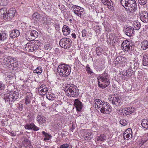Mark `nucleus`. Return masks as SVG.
I'll return each instance as SVG.
<instances>
[{"label": "nucleus", "instance_id": "nucleus-47", "mask_svg": "<svg viewBox=\"0 0 148 148\" xmlns=\"http://www.w3.org/2000/svg\"><path fill=\"white\" fill-rule=\"evenodd\" d=\"M120 124L122 125L125 126L127 124V121L125 119H122L120 121Z\"/></svg>", "mask_w": 148, "mask_h": 148}, {"label": "nucleus", "instance_id": "nucleus-39", "mask_svg": "<svg viewBox=\"0 0 148 148\" xmlns=\"http://www.w3.org/2000/svg\"><path fill=\"white\" fill-rule=\"evenodd\" d=\"M129 130H127L124 132L123 134V137L125 139L126 138H129L130 136V133H128V131H129Z\"/></svg>", "mask_w": 148, "mask_h": 148}, {"label": "nucleus", "instance_id": "nucleus-45", "mask_svg": "<svg viewBox=\"0 0 148 148\" xmlns=\"http://www.w3.org/2000/svg\"><path fill=\"white\" fill-rule=\"evenodd\" d=\"M120 3L124 7V8L126 7L127 6V0H120Z\"/></svg>", "mask_w": 148, "mask_h": 148}, {"label": "nucleus", "instance_id": "nucleus-5", "mask_svg": "<svg viewBox=\"0 0 148 148\" xmlns=\"http://www.w3.org/2000/svg\"><path fill=\"white\" fill-rule=\"evenodd\" d=\"M109 99L113 105L120 106L121 105V99L117 94H114L110 96Z\"/></svg>", "mask_w": 148, "mask_h": 148}, {"label": "nucleus", "instance_id": "nucleus-50", "mask_svg": "<svg viewBox=\"0 0 148 148\" xmlns=\"http://www.w3.org/2000/svg\"><path fill=\"white\" fill-rule=\"evenodd\" d=\"M69 146V144L66 143L61 145L60 147V148H68Z\"/></svg>", "mask_w": 148, "mask_h": 148}, {"label": "nucleus", "instance_id": "nucleus-29", "mask_svg": "<svg viewBox=\"0 0 148 148\" xmlns=\"http://www.w3.org/2000/svg\"><path fill=\"white\" fill-rule=\"evenodd\" d=\"M20 33L19 31L18 30H14L10 34V36L12 38H15L16 37H17L19 35Z\"/></svg>", "mask_w": 148, "mask_h": 148}, {"label": "nucleus", "instance_id": "nucleus-11", "mask_svg": "<svg viewBox=\"0 0 148 148\" xmlns=\"http://www.w3.org/2000/svg\"><path fill=\"white\" fill-rule=\"evenodd\" d=\"M132 44L131 42L127 40L123 41L121 44L122 48L123 50L128 51L132 48Z\"/></svg>", "mask_w": 148, "mask_h": 148}, {"label": "nucleus", "instance_id": "nucleus-44", "mask_svg": "<svg viewBox=\"0 0 148 148\" xmlns=\"http://www.w3.org/2000/svg\"><path fill=\"white\" fill-rule=\"evenodd\" d=\"M101 1L103 4L105 5L110 4L112 2L111 0H101Z\"/></svg>", "mask_w": 148, "mask_h": 148}, {"label": "nucleus", "instance_id": "nucleus-20", "mask_svg": "<svg viewBox=\"0 0 148 148\" xmlns=\"http://www.w3.org/2000/svg\"><path fill=\"white\" fill-rule=\"evenodd\" d=\"M7 40L8 36L7 35L3 32H0V42L7 43L8 41Z\"/></svg>", "mask_w": 148, "mask_h": 148}, {"label": "nucleus", "instance_id": "nucleus-40", "mask_svg": "<svg viewBox=\"0 0 148 148\" xmlns=\"http://www.w3.org/2000/svg\"><path fill=\"white\" fill-rule=\"evenodd\" d=\"M139 64V63L138 61L135 60L134 62L133 65V66L130 65V67L131 69H132L133 68L134 69H135V68L137 69L138 67Z\"/></svg>", "mask_w": 148, "mask_h": 148}, {"label": "nucleus", "instance_id": "nucleus-53", "mask_svg": "<svg viewBox=\"0 0 148 148\" xmlns=\"http://www.w3.org/2000/svg\"><path fill=\"white\" fill-rule=\"evenodd\" d=\"M51 137V136L50 135L48 134L46 137L44 138V140H49L50 139Z\"/></svg>", "mask_w": 148, "mask_h": 148}, {"label": "nucleus", "instance_id": "nucleus-42", "mask_svg": "<svg viewBox=\"0 0 148 148\" xmlns=\"http://www.w3.org/2000/svg\"><path fill=\"white\" fill-rule=\"evenodd\" d=\"M8 4L7 0H0V6H5Z\"/></svg>", "mask_w": 148, "mask_h": 148}, {"label": "nucleus", "instance_id": "nucleus-35", "mask_svg": "<svg viewBox=\"0 0 148 148\" xmlns=\"http://www.w3.org/2000/svg\"><path fill=\"white\" fill-rule=\"evenodd\" d=\"M33 18L34 20L36 22L39 20L40 18V15L37 12L34 13L33 14Z\"/></svg>", "mask_w": 148, "mask_h": 148}, {"label": "nucleus", "instance_id": "nucleus-25", "mask_svg": "<svg viewBox=\"0 0 148 148\" xmlns=\"http://www.w3.org/2000/svg\"><path fill=\"white\" fill-rule=\"evenodd\" d=\"M62 32L64 35L67 36L70 33V30L68 26L64 25L62 28Z\"/></svg>", "mask_w": 148, "mask_h": 148}, {"label": "nucleus", "instance_id": "nucleus-7", "mask_svg": "<svg viewBox=\"0 0 148 148\" xmlns=\"http://www.w3.org/2000/svg\"><path fill=\"white\" fill-rule=\"evenodd\" d=\"M71 40L67 38L61 39L59 42L60 46L64 48L67 49L70 48L71 46Z\"/></svg>", "mask_w": 148, "mask_h": 148}, {"label": "nucleus", "instance_id": "nucleus-12", "mask_svg": "<svg viewBox=\"0 0 148 148\" xmlns=\"http://www.w3.org/2000/svg\"><path fill=\"white\" fill-rule=\"evenodd\" d=\"M139 15L141 21L144 23L148 22V12L145 11L139 12Z\"/></svg>", "mask_w": 148, "mask_h": 148}, {"label": "nucleus", "instance_id": "nucleus-32", "mask_svg": "<svg viewBox=\"0 0 148 148\" xmlns=\"http://www.w3.org/2000/svg\"><path fill=\"white\" fill-rule=\"evenodd\" d=\"M32 99V98L31 96L30 95H27L25 99V104L27 105L30 103L31 102V101Z\"/></svg>", "mask_w": 148, "mask_h": 148}, {"label": "nucleus", "instance_id": "nucleus-26", "mask_svg": "<svg viewBox=\"0 0 148 148\" xmlns=\"http://www.w3.org/2000/svg\"><path fill=\"white\" fill-rule=\"evenodd\" d=\"M143 64L145 66L148 65V55L147 54H145L143 56Z\"/></svg>", "mask_w": 148, "mask_h": 148}, {"label": "nucleus", "instance_id": "nucleus-59", "mask_svg": "<svg viewBox=\"0 0 148 148\" xmlns=\"http://www.w3.org/2000/svg\"><path fill=\"white\" fill-rule=\"evenodd\" d=\"M55 27L56 29H59L60 27L59 25H55Z\"/></svg>", "mask_w": 148, "mask_h": 148}, {"label": "nucleus", "instance_id": "nucleus-17", "mask_svg": "<svg viewBox=\"0 0 148 148\" xmlns=\"http://www.w3.org/2000/svg\"><path fill=\"white\" fill-rule=\"evenodd\" d=\"M36 120L40 124L45 125L46 118L43 116L38 115L36 117Z\"/></svg>", "mask_w": 148, "mask_h": 148}, {"label": "nucleus", "instance_id": "nucleus-9", "mask_svg": "<svg viewBox=\"0 0 148 148\" xmlns=\"http://www.w3.org/2000/svg\"><path fill=\"white\" fill-rule=\"evenodd\" d=\"M127 6L125 8L126 9L131 11H135L137 9V5L135 0H129L127 1Z\"/></svg>", "mask_w": 148, "mask_h": 148}, {"label": "nucleus", "instance_id": "nucleus-58", "mask_svg": "<svg viewBox=\"0 0 148 148\" xmlns=\"http://www.w3.org/2000/svg\"><path fill=\"white\" fill-rule=\"evenodd\" d=\"M87 71L88 73L90 74H91V73H93V72L91 71L90 70V69L89 67L88 68V69L87 70Z\"/></svg>", "mask_w": 148, "mask_h": 148}, {"label": "nucleus", "instance_id": "nucleus-14", "mask_svg": "<svg viewBox=\"0 0 148 148\" xmlns=\"http://www.w3.org/2000/svg\"><path fill=\"white\" fill-rule=\"evenodd\" d=\"M48 89L46 86L42 85L38 88V92L40 95H44L47 93Z\"/></svg>", "mask_w": 148, "mask_h": 148}, {"label": "nucleus", "instance_id": "nucleus-34", "mask_svg": "<svg viewBox=\"0 0 148 148\" xmlns=\"http://www.w3.org/2000/svg\"><path fill=\"white\" fill-rule=\"evenodd\" d=\"M29 33H30L31 36L34 38L38 36V32L35 30L31 31Z\"/></svg>", "mask_w": 148, "mask_h": 148}, {"label": "nucleus", "instance_id": "nucleus-56", "mask_svg": "<svg viewBox=\"0 0 148 148\" xmlns=\"http://www.w3.org/2000/svg\"><path fill=\"white\" fill-rule=\"evenodd\" d=\"M104 68V65L103 64H102V65H101L98 68L99 70L100 71H102L103 69Z\"/></svg>", "mask_w": 148, "mask_h": 148}, {"label": "nucleus", "instance_id": "nucleus-31", "mask_svg": "<svg viewBox=\"0 0 148 148\" xmlns=\"http://www.w3.org/2000/svg\"><path fill=\"white\" fill-rule=\"evenodd\" d=\"M141 125L144 128H148V118L147 119H143L141 123Z\"/></svg>", "mask_w": 148, "mask_h": 148}, {"label": "nucleus", "instance_id": "nucleus-1", "mask_svg": "<svg viewBox=\"0 0 148 148\" xmlns=\"http://www.w3.org/2000/svg\"><path fill=\"white\" fill-rule=\"evenodd\" d=\"M109 78V76L105 72L99 75L97 78L99 86L104 88L109 86L110 84Z\"/></svg>", "mask_w": 148, "mask_h": 148}, {"label": "nucleus", "instance_id": "nucleus-10", "mask_svg": "<svg viewBox=\"0 0 148 148\" xmlns=\"http://www.w3.org/2000/svg\"><path fill=\"white\" fill-rule=\"evenodd\" d=\"M99 110L102 113L109 114L112 111V108L109 103L104 102Z\"/></svg>", "mask_w": 148, "mask_h": 148}, {"label": "nucleus", "instance_id": "nucleus-22", "mask_svg": "<svg viewBox=\"0 0 148 148\" xmlns=\"http://www.w3.org/2000/svg\"><path fill=\"white\" fill-rule=\"evenodd\" d=\"M33 45H32L31 42L27 43L25 46V50H28L29 51H33L35 50L34 48Z\"/></svg>", "mask_w": 148, "mask_h": 148}, {"label": "nucleus", "instance_id": "nucleus-51", "mask_svg": "<svg viewBox=\"0 0 148 148\" xmlns=\"http://www.w3.org/2000/svg\"><path fill=\"white\" fill-rule=\"evenodd\" d=\"M82 36L83 37H85L86 36V34L87 33V32L85 29H83L82 31Z\"/></svg>", "mask_w": 148, "mask_h": 148}, {"label": "nucleus", "instance_id": "nucleus-8", "mask_svg": "<svg viewBox=\"0 0 148 148\" xmlns=\"http://www.w3.org/2000/svg\"><path fill=\"white\" fill-rule=\"evenodd\" d=\"M71 10L75 14L80 17L82 16L84 13V9L77 5H73L71 7Z\"/></svg>", "mask_w": 148, "mask_h": 148}, {"label": "nucleus", "instance_id": "nucleus-19", "mask_svg": "<svg viewBox=\"0 0 148 148\" xmlns=\"http://www.w3.org/2000/svg\"><path fill=\"white\" fill-rule=\"evenodd\" d=\"M15 9L14 8H11L8 11L7 14L6 18L12 19L13 18L14 16L15 13Z\"/></svg>", "mask_w": 148, "mask_h": 148}, {"label": "nucleus", "instance_id": "nucleus-33", "mask_svg": "<svg viewBox=\"0 0 148 148\" xmlns=\"http://www.w3.org/2000/svg\"><path fill=\"white\" fill-rule=\"evenodd\" d=\"M106 136L104 134H100L97 137V141H104L106 140Z\"/></svg>", "mask_w": 148, "mask_h": 148}, {"label": "nucleus", "instance_id": "nucleus-38", "mask_svg": "<svg viewBox=\"0 0 148 148\" xmlns=\"http://www.w3.org/2000/svg\"><path fill=\"white\" fill-rule=\"evenodd\" d=\"M33 72L37 74H40L42 72V69L40 67H38L37 69L34 70Z\"/></svg>", "mask_w": 148, "mask_h": 148}, {"label": "nucleus", "instance_id": "nucleus-60", "mask_svg": "<svg viewBox=\"0 0 148 148\" xmlns=\"http://www.w3.org/2000/svg\"><path fill=\"white\" fill-rule=\"evenodd\" d=\"M41 106H42L46 107L45 106V103L44 101H42L41 103Z\"/></svg>", "mask_w": 148, "mask_h": 148}, {"label": "nucleus", "instance_id": "nucleus-30", "mask_svg": "<svg viewBox=\"0 0 148 148\" xmlns=\"http://www.w3.org/2000/svg\"><path fill=\"white\" fill-rule=\"evenodd\" d=\"M46 98L49 100H53L54 99V95L50 92H48L46 95Z\"/></svg>", "mask_w": 148, "mask_h": 148}, {"label": "nucleus", "instance_id": "nucleus-15", "mask_svg": "<svg viewBox=\"0 0 148 148\" xmlns=\"http://www.w3.org/2000/svg\"><path fill=\"white\" fill-rule=\"evenodd\" d=\"M124 32L126 34L129 36H132L134 33V28L131 26H129L124 29Z\"/></svg>", "mask_w": 148, "mask_h": 148}, {"label": "nucleus", "instance_id": "nucleus-2", "mask_svg": "<svg viewBox=\"0 0 148 148\" xmlns=\"http://www.w3.org/2000/svg\"><path fill=\"white\" fill-rule=\"evenodd\" d=\"M4 63L8 68L11 70H16L18 67V63L16 59L10 56H8L5 59Z\"/></svg>", "mask_w": 148, "mask_h": 148}, {"label": "nucleus", "instance_id": "nucleus-64", "mask_svg": "<svg viewBox=\"0 0 148 148\" xmlns=\"http://www.w3.org/2000/svg\"><path fill=\"white\" fill-rule=\"evenodd\" d=\"M148 97H145V98H144V99H145V100H146V98H148Z\"/></svg>", "mask_w": 148, "mask_h": 148}, {"label": "nucleus", "instance_id": "nucleus-62", "mask_svg": "<svg viewBox=\"0 0 148 148\" xmlns=\"http://www.w3.org/2000/svg\"><path fill=\"white\" fill-rule=\"evenodd\" d=\"M126 73L127 74H128L129 75V74H131V72H130V71L129 70H128L126 71Z\"/></svg>", "mask_w": 148, "mask_h": 148}, {"label": "nucleus", "instance_id": "nucleus-16", "mask_svg": "<svg viewBox=\"0 0 148 148\" xmlns=\"http://www.w3.org/2000/svg\"><path fill=\"white\" fill-rule=\"evenodd\" d=\"M74 105L76 108L77 110L78 111H80L83 107L82 103L78 99L75 100Z\"/></svg>", "mask_w": 148, "mask_h": 148}, {"label": "nucleus", "instance_id": "nucleus-61", "mask_svg": "<svg viewBox=\"0 0 148 148\" xmlns=\"http://www.w3.org/2000/svg\"><path fill=\"white\" fill-rule=\"evenodd\" d=\"M72 36L73 38L74 39H75L76 38V35L75 33H73L72 34Z\"/></svg>", "mask_w": 148, "mask_h": 148}, {"label": "nucleus", "instance_id": "nucleus-6", "mask_svg": "<svg viewBox=\"0 0 148 148\" xmlns=\"http://www.w3.org/2000/svg\"><path fill=\"white\" fill-rule=\"evenodd\" d=\"M67 87L69 89V92L71 93L72 97H77L79 95V91L76 86L73 84H67Z\"/></svg>", "mask_w": 148, "mask_h": 148}, {"label": "nucleus", "instance_id": "nucleus-4", "mask_svg": "<svg viewBox=\"0 0 148 148\" xmlns=\"http://www.w3.org/2000/svg\"><path fill=\"white\" fill-rule=\"evenodd\" d=\"M19 93L15 91H12L9 94L4 95L3 99L5 102H12L17 100L19 98Z\"/></svg>", "mask_w": 148, "mask_h": 148}, {"label": "nucleus", "instance_id": "nucleus-24", "mask_svg": "<svg viewBox=\"0 0 148 148\" xmlns=\"http://www.w3.org/2000/svg\"><path fill=\"white\" fill-rule=\"evenodd\" d=\"M32 45H33V47L35 49V50H36L40 45V42L38 40H35L32 41V42H31Z\"/></svg>", "mask_w": 148, "mask_h": 148}, {"label": "nucleus", "instance_id": "nucleus-57", "mask_svg": "<svg viewBox=\"0 0 148 148\" xmlns=\"http://www.w3.org/2000/svg\"><path fill=\"white\" fill-rule=\"evenodd\" d=\"M42 135L44 136V137L45 138L46 137L47 135L48 134L45 132V131H42Z\"/></svg>", "mask_w": 148, "mask_h": 148}, {"label": "nucleus", "instance_id": "nucleus-23", "mask_svg": "<svg viewBox=\"0 0 148 148\" xmlns=\"http://www.w3.org/2000/svg\"><path fill=\"white\" fill-rule=\"evenodd\" d=\"M7 10L5 8H3L0 10V18H5L7 16Z\"/></svg>", "mask_w": 148, "mask_h": 148}, {"label": "nucleus", "instance_id": "nucleus-46", "mask_svg": "<svg viewBox=\"0 0 148 148\" xmlns=\"http://www.w3.org/2000/svg\"><path fill=\"white\" fill-rule=\"evenodd\" d=\"M16 107L20 111H21L23 108V104L20 103H17L16 105Z\"/></svg>", "mask_w": 148, "mask_h": 148}, {"label": "nucleus", "instance_id": "nucleus-18", "mask_svg": "<svg viewBox=\"0 0 148 148\" xmlns=\"http://www.w3.org/2000/svg\"><path fill=\"white\" fill-rule=\"evenodd\" d=\"M25 128L27 129L32 130L35 131H37L39 130V128L33 123L26 124L25 126Z\"/></svg>", "mask_w": 148, "mask_h": 148}, {"label": "nucleus", "instance_id": "nucleus-37", "mask_svg": "<svg viewBox=\"0 0 148 148\" xmlns=\"http://www.w3.org/2000/svg\"><path fill=\"white\" fill-rule=\"evenodd\" d=\"M93 134L89 133L87 134L84 137L85 139L86 140H90L93 137Z\"/></svg>", "mask_w": 148, "mask_h": 148}, {"label": "nucleus", "instance_id": "nucleus-49", "mask_svg": "<svg viewBox=\"0 0 148 148\" xmlns=\"http://www.w3.org/2000/svg\"><path fill=\"white\" fill-rule=\"evenodd\" d=\"M139 3L141 5H145L147 2L146 0H138Z\"/></svg>", "mask_w": 148, "mask_h": 148}, {"label": "nucleus", "instance_id": "nucleus-28", "mask_svg": "<svg viewBox=\"0 0 148 148\" xmlns=\"http://www.w3.org/2000/svg\"><path fill=\"white\" fill-rule=\"evenodd\" d=\"M141 46L143 50H146L148 48V41L147 40H145L142 42Z\"/></svg>", "mask_w": 148, "mask_h": 148}, {"label": "nucleus", "instance_id": "nucleus-54", "mask_svg": "<svg viewBox=\"0 0 148 148\" xmlns=\"http://www.w3.org/2000/svg\"><path fill=\"white\" fill-rule=\"evenodd\" d=\"M67 84L66 86L65 87V89H64V91L66 92H67V94L66 95H67L69 96V93L68 92V91H69V89H68V88H69L68 87H67Z\"/></svg>", "mask_w": 148, "mask_h": 148}, {"label": "nucleus", "instance_id": "nucleus-43", "mask_svg": "<svg viewBox=\"0 0 148 148\" xmlns=\"http://www.w3.org/2000/svg\"><path fill=\"white\" fill-rule=\"evenodd\" d=\"M134 28L136 29L137 30H139L141 27V25L140 23L136 22L135 24H134Z\"/></svg>", "mask_w": 148, "mask_h": 148}, {"label": "nucleus", "instance_id": "nucleus-41", "mask_svg": "<svg viewBox=\"0 0 148 148\" xmlns=\"http://www.w3.org/2000/svg\"><path fill=\"white\" fill-rule=\"evenodd\" d=\"M107 7L109 10L113 11L114 10V7L113 6L112 3H110V4L107 5Z\"/></svg>", "mask_w": 148, "mask_h": 148}, {"label": "nucleus", "instance_id": "nucleus-55", "mask_svg": "<svg viewBox=\"0 0 148 148\" xmlns=\"http://www.w3.org/2000/svg\"><path fill=\"white\" fill-rule=\"evenodd\" d=\"M24 142L25 143H26L28 145L30 144V141L27 138H25L24 140Z\"/></svg>", "mask_w": 148, "mask_h": 148}, {"label": "nucleus", "instance_id": "nucleus-48", "mask_svg": "<svg viewBox=\"0 0 148 148\" xmlns=\"http://www.w3.org/2000/svg\"><path fill=\"white\" fill-rule=\"evenodd\" d=\"M44 48L45 50H50L51 49V47L50 44H47L44 46Z\"/></svg>", "mask_w": 148, "mask_h": 148}, {"label": "nucleus", "instance_id": "nucleus-63", "mask_svg": "<svg viewBox=\"0 0 148 148\" xmlns=\"http://www.w3.org/2000/svg\"><path fill=\"white\" fill-rule=\"evenodd\" d=\"M146 92H147L148 93V87L147 89L146 90Z\"/></svg>", "mask_w": 148, "mask_h": 148}, {"label": "nucleus", "instance_id": "nucleus-3", "mask_svg": "<svg viewBox=\"0 0 148 148\" xmlns=\"http://www.w3.org/2000/svg\"><path fill=\"white\" fill-rule=\"evenodd\" d=\"M71 69L69 66L66 64H63L58 66L57 70L60 76L66 77L70 75Z\"/></svg>", "mask_w": 148, "mask_h": 148}, {"label": "nucleus", "instance_id": "nucleus-36", "mask_svg": "<svg viewBox=\"0 0 148 148\" xmlns=\"http://www.w3.org/2000/svg\"><path fill=\"white\" fill-rule=\"evenodd\" d=\"M122 58L121 56L117 57L115 61L114 64L116 66H118V65L119 64H120L121 62Z\"/></svg>", "mask_w": 148, "mask_h": 148}, {"label": "nucleus", "instance_id": "nucleus-13", "mask_svg": "<svg viewBox=\"0 0 148 148\" xmlns=\"http://www.w3.org/2000/svg\"><path fill=\"white\" fill-rule=\"evenodd\" d=\"M134 111V108L132 107L125 108L122 110L121 114L123 115H127L131 114Z\"/></svg>", "mask_w": 148, "mask_h": 148}, {"label": "nucleus", "instance_id": "nucleus-52", "mask_svg": "<svg viewBox=\"0 0 148 148\" xmlns=\"http://www.w3.org/2000/svg\"><path fill=\"white\" fill-rule=\"evenodd\" d=\"M5 88V85L0 81V90H3Z\"/></svg>", "mask_w": 148, "mask_h": 148}, {"label": "nucleus", "instance_id": "nucleus-27", "mask_svg": "<svg viewBox=\"0 0 148 148\" xmlns=\"http://www.w3.org/2000/svg\"><path fill=\"white\" fill-rule=\"evenodd\" d=\"M42 22L44 25H48L51 23V19L46 16H44L42 19Z\"/></svg>", "mask_w": 148, "mask_h": 148}, {"label": "nucleus", "instance_id": "nucleus-21", "mask_svg": "<svg viewBox=\"0 0 148 148\" xmlns=\"http://www.w3.org/2000/svg\"><path fill=\"white\" fill-rule=\"evenodd\" d=\"M95 103L94 106L95 108H98L99 109L101 107L102 104L104 102L102 101L99 99H96L94 100Z\"/></svg>", "mask_w": 148, "mask_h": 148}]
</instances>
